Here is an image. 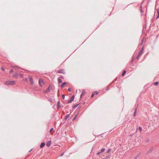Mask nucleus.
Wrapping results in <instances>:
<instances>
[{
  "label": "nucleus",
  "instance_id": "nucleus-1",
  "mask_svg": "<svg viewBox=\"0 0 159 159\" xmlns=\"http://www.w3.org/2000/svg\"><path fill=\"white\" fill-rule=\"evenodd\" d=\"M16 82L14 81L8 80L6 82L5 84L7 85H11L15 84Z\"/></svg>",
  "mask_w": 159,
  "mask_h": 159
},
{
  "label": "nucleus",
  "instance_id": "nucleus-2",
  "mask_svg": "<svg viewBox=\"0 0 159 159\" xmlns=\"http://www.w3.org/2000/svg\"><path fill=\"white\" fill-rule=\"evenodd\" d=\"M39 84L40 85L41 87H42L43 86V84H44L43 81V80L42 79H39Z\"/></svg>",
  "mask_w": 159,
  "mask_h": 159
},
{
  "label": "nucleus",
  "instance_id": "nucleus-3",
  "mask_svg": "<svg viewBox=\"0 0 159 159\" xmlns=\"http://www.w3.org/2000/svg\"><path fill=\"white\" fill-rule=\"evenodd\" d=\"M143 48H142L141 50L139 52L137 56V58L138 59L140 57V56L142 54L143 52Z\"/></svg>",
  "mask_w": 159,
  "mask_h": 159
},
{
  "label": "nucleus",
  "instance_id": "nucleus-4",
  "mask_svg": "<svg viewBox=\"0 0 159 159\" xmlns=\"http://www.w3.org/2000/svg\"><path fill=\"white\" fill-rule=\"evenodd\" d=\"M29 79L31 84H33V79L32 78V77L31 76L29 75Z\"/></svg>",
  "mask_w": 159,
  "mask_h": 159
},
{
  "label": "nucleus",
  "instance_id": "nucleus-5",
  "mask_svg": "<svg viewBox=\"0 0 159 159\" xmlns=\"http://www.w3.org/2000/svg\"><path fill=\"white\" fill-rule=\"evenodd\" d=\"M74 96H72L70 99V100L69 101H68V103H70L72 101H73L74 99Z\"/></svg>",
  "mask_w": 159,
  "mask_h": 159
},
{
  "label": "nucleus",
  "instance_id": "nucleus-6",
  "mask_svg": "<svg viewBox=\"0 0 159 159\" xmlns=\"http://www.w3.org/2000/svg\"><path fill=\"white\" fill-rule=\"evenodd\" d=\"M52 143V141L51 140L48 141L46 143V145L47 146L49 147L50 146Z\"/></svg>",
  "mask_w": 159,
  "mask_h": 159
},
{
  "label": "nucleus",
  "instance_id": "nucleus-7",
  "mask_svg": "<svg viewBox=\"0 0 159 159\" xmlns=\"http://www.w3.org/2000/svg\"><path fill=\"white\" fill-rule=\"evenodd\" d=\"M57 73H59L65 74L64 70L63 69L57 72Z\"/></svg>",
  "mask_w": 159,
  "mask_h": 159
},
{
  "label": "nucleus",
  "instance_id": "nucleus-8",
  "mask_svg": "<svg viewBox=\"0 0 159 159\" xmlns=\"http://www.w3.org/2000/svg\"><path fill=\"white\" fill-rule=\"evenodd\" d=\"M18 75L17 73H15L13 75L12 77L17 79L18 78Z\"/></svg>",
  "mask_w": 159,
  "mask_h": 159
},
{
  "label": "nucleus",
  "instance_id": "nucleus-9",
  "mask_svg": "<svg viewBox=\"0 0 159 159\" xmlns=\"http://www.w3.org/2000/svg\"><path fill=\"white\" fill-rule=\"evenodd\" d=\"M85 93V90L83 89L82 90V93L80 96V97H81L82 96L84 95Z\"/></svg>",
  "mask_w": 159,
  "mask_h": 159
},
{
  "label": "nucleus",
  "instance_id": "nucleus-10",
  "mask_svg": "<svg viewBox=\"0 0 159 159\" xmlns=\"http://www.w3.org/2000/svg\"><path fill=\"white\" fill-rule=\"evenodd\" d=\"M45 145V143H42L40 145V148H42Z\"/></svg>",
  "mask_w": 159,
  "mask_h": 159
},
{
  "label": "nucleus",
  "instance_id": "nucleus-11",
  "mask_svg": "<svg viewBox=\"0 0 159 159\" xmlns=\"http://www.w3.org/2000/svg\"><path fill=\"white\" fill-rule=\"evenodd\" d=\"M50 90V87H49L47 89V90L45 91V92L48 93L49 92Z\"/></svg>",
  "mask_w": 159,
  "mask_h": 159
},
{
  "label": "nucleus",
  "instance_id": "nucleus-12",
  "mask_svg": "<svg viewBox=\"0 0 159 159\" xmlns=\"http://www.w3.org/2000/svg\"><path fill=\"white\" fill-rule=\"evenodd\" d=\"M66 84V82H63V83H62V84L61 85V88H62L63 86L65 85Z\"/></svg>",
  "mask_w": 159,
  "mask_h": 159
},
{
  "label": "nucleus",
  "instance_id": "nucleus-13",
  "mask_svg": "<svg viewBox=\"0 0 159 159\" xmlns=\"http://www.w3.org/2000/svg\"><path fill=\"white\" fill-rule=\"evenodd\" d=\"M126 73V70H124V71H123V73H122V76H123L125 75V74Z\"/></svg>",
  "mask_w": 159,
  "mask_h": 159
},
{
  "label": "nucleus",
  "instance_id": "nucleus-14",
  "mask_svg": "<svg viewBox=\"0 0 159 159\" xmlns=\"http://www.w3.org/2000/svg\"><path fill=\"white\" fill-rule=\"evenodd\" d=\"M58 82L59 83H61L62 82V80L61 79H60V78H58Z\"/></svg>",
  "mask_w": 159,
  "mask_h": 159
},
{
  "label": "nucleus",
  "instance_id": "nucleus-15",
  "mask_svg": "<svg viewBox=\"0 0 159 159\" xmlns=\"http://www.w3.org/2000/svg\"><path fill=\"white\" fill-rule=\"evenodd\" d=\"M104 158L106 159H109L110 158V157L109 156H106Z\"/></svg>",
  "mask_w": 159,
  "mask_h": 159
},
{
  "label": "nucleus",
  "instance_id": "nucleus-16",
  "mask_svg": "<svg viewBox=\"0 0 159 159\" xmlns=\"http://www.w3.org/2000/svg\"><path fill=\"white\" fill-rule=\"evenodd\" d=\"M60 102H58L57 103V107L58 108H60V106L59 105V104H60Z\"/></svg>",
  "mask_w": 159,
  "mask_h": 159
},
{
  "label": "nucleus",
  "instance_id": "nucleus-17",
  "mask_svg": "<svg viewBox=\"0 0 159 159\" xmlns=\"http://www.w3.org/2000/svg\"><path fill=\"white\" fill-rule=\"evenodd\" d=\"M105 150V148H102L101 150V152H104Z\"/></svg>",
  "mask_w": 159,
  "mask_h": 159
},
{
  "label": "nucleus",
  "instance_id": "nucleus-18",
  "mask_svg": "<svg viewBox=\"0 0 159 159\" xmlns=\"http://www.w3.org/2000/svg\"><path fill=\"white\" fill-rule=\"evenodd\" d=\"M18 75L21 77H23V75L21 73H20L18 74Z\"/></svg>",
  "mask_w": 159,
  "mask_h": 159
},
{
  "label": "nucleus",
  "instance_id": "nucleus-19",
  "mask_svg": "<svg viewBox=\"0 0 159 159\" xmlns=\"http://www.w3.org/2000/svg\"><path fill=\"white\" fill-rule=\"evenodd\" d=\"M139 130H140V132H141L142 130V128L140 127H139Z\"/></svg>",
  "mask_w": 159,
  "mask_h": 159
},
{
  "label": "nucleus",
  "instance_id": "nucleus-20",
  "mask_svg": "<svg viewBox=\"0 0 159 159\" xmlns=\"http://www.w3.org/2000/svg\"><path fill=\"white\" fill-rule=\"evenodd\" d=\"M136 109L135 111L134 114V116H136Z\"/></svg>",
  "mask_w": 159,
  "mask_h": 159
},
{
  "label": "nucleus",
  "instance_id": "nucleus-21",
  "mask_svg": "<svg viewBox=\"0 0 159 159\" xmlns=\"http://www.w3.org/2000/svg\"><path fill=\"white\" fill-rule=\"evenodd\" d=\"M111 149H109L107 152V153H108L111 152Z\"/></svg>",
  "mask_w": 159,
  "mask_h": 159
},
{
  "label": "nucleus",
  "instance_id": "nucleus-22",
  "mask_svg": "<svg viewBox=\"0 0 159 159\" xmlns=\"http://www.w3.org/2000/svg\"><path fill=\"white\" fill-rule=\"evenodd\" d=\"M158 84V82H155L154 84L155 85H157Z\"/></svg>",
  "mask_w": 159,
  "mask_h": 159
},
{
  "label": "nucleus",
  "instance_id": "nucleus-23",
  "mask_svg": "<svg viewBox=\"0 0 159 159\" xmlns=\"http://www.w3.org/2000/svg\"><path fill=\"white\" fill-rule=\"evenodd\" d=\"M69 115H66V116L65 117V119H67V118L69 117Z\"/></svg>",
  "mask_w": 159,
  "mask_h": 159
},
{
  "label": "nucleus",
  "instance_id": "nucleus-24",
  "mask_svg": "<svg viewBox=\"0 0 159 159\" xmlns=\"http://www.w3.org/2000/svg\"><path fill=\"white\" fill-rule=\"evenodd\" d=\"M95 94V93L93 92L91 95V97L92 98L93 97Z\"/></svg>",
  "mask_w": 159,
  "mask_h": 159
},
{
  "label": "nucleus",
  "instance_id": "nucleus-25",
  "mask_svg": "<svg viewBox=\"0 0 159 159\" xmlns=\"http://www.w3.org/2000/svg\"><path fill=\"white\" fill-rule=\"evenodd\" d=\"M53 128H52L50 130V133H51L52 132V131L53 130Z\"/></svg>",
  "mask_w": 159,
  "mask_h": 159
},
{
  "label": "nucleus",
  "instance_id": "nucleus-26",
  "mask_svg": "<svg viewBox=\"0 0 159 159\" xmlns=\"http://www.w3.org/2000/svg\"><path fill=\"white\" fill-rule=\"evenodd\" d=\"M13 72V70H11L10 71V74H12V73Z\"/></svg>",
  "mask_w": 159,
  "mask_h": 159
},
{
  "label": "nucleus",
  "instance_id": "nucleus-27",
  "mask_svg": "<svg viewBox=\"0 0 159 159\" xmlns=\"http://www.w3.org/2000/svg\"><path fill=\"white\" fill-rule=\"evenodd\" d=\"M77 116H75L73 119V120H74L76 118Z\"/></svg>",
  "mask_w": 159,
  "mask_h": 159
},
{
  "label": "nucleus",
  "instance_id": "nucleus-28",
  "mask_svg": "<svg viewBox=\"0 0 159 159\" xmlns=\"http://www.w3.org/2000/svg\"><path fill=\"white\" fill-rule=\"evenodd\" d=\"M140 8V11H141V12L142 13L143 12V11H142V9H141L142 7L141 6Z\"/></svg>",
  "mask_w": 159,
  "mask_h": 159
},
{
  "label": "nucleus",
  "instance_id": "nucleus-29",
  "mask_svg": "<svg viewBox=\"0 0 159 159\" xmlns=\"http://www.w3.org/2000/svg\"><path fill=\"white\" fill-rule=\"evenodd\" d=\"M93 92L95 93V94H98V92L97 91H95Z\"/></svg>",
  "mask_w": 159,
  "mask_h": 159
},
{
  "label": "nucleus",
  "instance_id": "nucleus-30",
  "mask_svg": "<svg viewBox=\"0 0 159 159\" xmlns=\"http://www.w3.org/2000/svg\"><path fill=\"white\" fill-rule=\"evenodd\" d=\"M62 98H63V99H64V98H65V95H64L63 94V95H62Z\"/></svg>",
  "mask_w": 159,
  "mask_h": 159
},
{
  "label": "nucleus",
  "instance_id": "nucleus-31",
  "mask_svg": "<svg viewBox=\"0 0 159 159\" xmlns=\"http://www.w3.org/2000/svg\"><path fill=\"white\" fill-rule=\"evenodd\" d=\"M1 69L3 71H4V69L3 67H1Z\"/></svg>",
  "mask_w": 159,
  "mask_h": 159
},
{
  "label": "nucleus",
  "instance_id": "nucleus-32",
  "mask_svg": "<svg viewBox=\"0 0 159 159\" xmlns=\"http://www.w3.org/2000/svg\"><path fill=\"white\" fill-rule=\"evenodd\" d=\"M101 153V152H98L97 153V154L98 155L99 154H100Z\"/></svg>",
  "mask_w": 159,
  "mask_h": 159
},
{
  "label": "nucleus",
  "instance_id": "nucleus-33",
  "mask_svg": "<svg viewBox=\"0 0 159 159\" xmlns=\"http://www.w3.org/2000/svg\"><path fill=\"white\" fill-rule=\"evenodd\" d=\"M64 154V153H63L61 155V157Z\"/></svg>",
  "mask_w": 159,
  "mask_h": 159
},
{
  "label": "nucleus",
  "instance_id": "nucleus-34",
  "mask_svg": "<svg viewBox=\"0 0 159 159\" xmlns=\"http://www.w3.org/2000/svg\"><path fill=\"white\" fill-rule=\"evenodd\" d=\"M68 90L69 91H71V89H68Z\"/></svg>",
  "mask_w": 159,
  "mask_h": 159
},
{
  "label": "nucleus",
  "instance_id": "nucleus-35",
  "mask_svg": "<svg viewBox=\"0 0 159 159\" xmlns=\"http://www.w3.org/2000/svg\"><path fill=\"white\" fill-rule=\"evenodd\" d=\"M157 13H158V14H159V11L158 10H157Z\"/></svg>",
  "mask_w": 159,
  "mask_h": 159
},
{
  "label": "nucleus",
  "instance_id": "nucleus-36",
  "mask_svg": "<svg viewBox=\"0 0 159 159\" xmlns=\"http://www.w3.org/2000/svg\"><path fill=\"white\" fill-rule=\"evenodd\" d=\"M158 17H159V14H158V16H157V18H158Z\"/></svg>",
  "mask_w": 159,
  "mask_h": 159
},
{
  "label": "nucleus",
  "instance_id": "nucleus-37",
  "mask_svg": "<svg viewBox=\"0 0 159 159\" xmlns=\"http://www.w3.org/2000/svg\"><path fill=\"white\" fill-rule=\"evenodd\" d=\"M25 80H26V81H27V79H25Z\"/></svg>",
  "mask_w": 159,
  "mask_h": 159
},
{
  "label": "nucleus",
  "instance_id": "nucleus-38",
  "mask_svg": "<svg viewBox=\"0 0 159 159\" xmlns=\"http://www.w3.org/2000/svg\"><path fill=\"white\" fill-rule=\"evenodd\" d=\"M102 159H105V158H102Z\"/></svg>",
  "mask_w": 159,
  "mask_h": 159
},
{
  "label": "nucleus",
  "instance_id": "nucleus-39",
  "mask_svg": "<svg viewBox=\"0 0 159 159\" xmlns=\"http://www.w3.org/2000/svg\"><path fill=\"white\" fill-rule=\"evenodd\" d=\"M53 134V133H51V134Z\"/></svg>",
  "mask_w": 159,
  "mask_h": 159
}]
</instances>
